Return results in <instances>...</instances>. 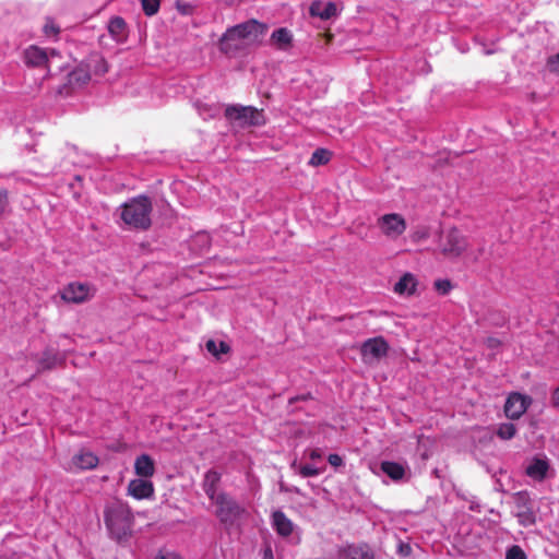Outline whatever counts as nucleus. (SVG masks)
<instances>
[{"label":"nucleus","mask_w":559,"mask_h":559,"mask_svg":"<svg viewBox=\"0 0 559 559\" xmlns=\"http://www.w3.org/2000/svg\"><path fill=\"white\" fill-rule=\"evenodd\" d=\"M44 33L47 36H56L59 33V27L52 21H47L44 25Z\"/></svg>","instance_id":"72a5a7b5"},{"label":"nucleus","mask_w":559,"mask_h":559,"mask_svg":"<svg viewBox=\"0 0 559 559\" xmlns=\"http://www.w3.org/2000/svg\"><path fill=\"white\" fill-rule=\"evenodd\" d=\"M532 400L530 396L520 393L510 394L504 405V413L507 417L511 419L520 418L526 412Z\"/></svg>","instance_id":"9d476101"},{"label":"nucleus","mask_w":559,"mask_h":559,"mask_svg":"<svg viewBox=\"0 0 559 559\" xmlns=\"http://www.w3.org/2000/svg\"><path fill=\"white\" fill-rule=\"evenodd\" d=\"M263 559H274V558H273L272 549H271L270 547H267V548L264 550Z\"/></svg>","instance_id":"79ce46f5"},{"label":"nucleus","mask_w":559,"mask_h":559,"mask_svg":"<svg viewBox=\"0 0 559 559\" xmlns=\"http://www.w3.org/2000/svg\"><path fill=\"white\" fill-rule=\"evenodd\" d=\"M206 349L213 354L214 356H217L219 353H227L228 346L224 342H215L213 340H210L206 342Z\"/></svg>","instance_id":"c85d7f7f"},{"label":"nucleus","mask_w":559,"mask_h":559,"mask_svg":"<svg viewBox=\"0 0 559 559\" xmlns=\"http://www.w3.org/2000/svg\"><path fill=\"white\" fill-rule=\"evenodd\" d=\"M272 525L284 537L289 536L294 531V523L280 510L273 512Z\"/></svg>","instance_id":"f3484780"},{"label":"nucleus","mask_w":559,"mask_h":559,"mask_svg":"<svg viewBox=\"0 0 559 559\" xmlns=\"http://www.w3.org/2000/svg\"><path fill=\"white\" fill-rule=\"evenodd\" d=\"M199 114L203 116L204 119L207 117H214L217 115L218 110L216 108L206 107V106H198Z\"/></svg>","instance_id":"f704fd0d"},{"label":"nucleus","mask_w":559,"mask_h":559,"mask_svg":"<svg viewBox=\"0 0 559 559\" xmlns=\"http://www.w3.org/2000/svg\"><path fill=\"white\" fill-rule=\"evenodd\" d=\"M340 559H374L373 551L367 544H352L338 551Z\"/></svg>","instance_id":"ddd939ff"},{"label":"nucleus","mask_w":559,"mask_h":559,"mask_svg":"<svg viewBox=\"0 0 559 559\" xmlns=\"http://www.w3.org/2000/svg\"><path fill=\"white\" fill-rule=\"evenodd\" d=\"M516 433V427L511 423H503L498 427L497 436L502 440H510Z\"/></svg>","instance_id":"cd10ccee"},{"label":"nucleus","mask_w":559,"mask_h":559,"mask_svg":"<svg viewBox=\"0 0 559 559\" xmlns=\"http://www.w3.org/2000/svg\"><path fill=\"white\" fill-rule=\"evenodd\" d=\"M141 2L146 15L152 16L158 12L160 0H142Z\"/></svg>","instance_id":"c756f323"},{"label":"nucleus","mask_w":559,"mask_h":559,"mask_svg":"<svg viewBox=\"0 0 559 559\" xmlns=\"http://www.w3.org/2000/svg\"><path fill=\"white\" fill-rule=\"evenodd\" d=\"M496 343H497V342H496L495 340H489V344H490V346L496 345Z\"/></svg>","instance_id":"a18cd8bd"},{"label":"nucleus","mask_w":559,"mask_h":559,"mask_svg":"<svg viewBox=\"0 0 559 559\" xmlns=\"http://www.w3.org/2000/svg\"><path fill=\"white\" fill-rule=\"evenodd\" d=\"M328 461L334 467L343 465V459L338 454H330Z\"/></svg>","instance_id":"4c0bfd02"},{"label":"nucleus","mask_w":559,"mask_h":559,"mask_svg":"<svg viewBox=\"0 0 559 559\" xmlns=\"http://www.w3.org/2000/svg\"><path fill=\"white\" fill-rule=\"evenodd\" d=\"M156 559H181L179 555L175 552L160 554Z\"/></svg>","instance_id":"a19ab883"},{"label":"nucleus","mask_w":559,"mask_h":559,"mask_svg":"<svg viewBox=\"0 0 559 559\" xmlns=\"http://www.w3.org/2000/svg\"><path fill=\"white\" fill-rule=\"evenodd\" d=\"M8 206V195L4 190H0V217L3 215Z\"/></svg>","instance_id":"c9c22d12"},{"label":"nucleus","mask_w":559,"mask_h":559,"mask_svg":"<svg viewBox=\"0 0 559 559\" xmlns=\"http://www.w3.org/2000/svg\"><path fill=\"white\" fill-rule=\"evenodd\" d=\"M418 285L417 277L412 273H405L394 285V293L400 296H412Z\"/></svg>","instance_id":"2eb2a0df"},{"label":"nucleus","mask_w":559,"mask_h":559,"mask_svg":"<svg viewBox=\"0 0 559 559\" xmlns=\"http://www.w3.org/2000/svg\"><path fill=\"white\" fill-rule=\"evenodd\" d=\"M134 471L141 478H150L155 473L154 461L148 455L142 454L134 462Z\"/></svg>","instance_id":"a211bd4d"},{"label":"nucleus","mask_w":559,"mask_h":559,"mask_svg":"<svg viewBox=\"0 0 559 559\" xmlns=\"http://www.w3.org/2000/svg\"><path fill=\"white\" fill-rule=\"evenodd\" d=\"M548 471V463L543 459H534L526 467V474L535 479L542 480Z\"/></svg>","instance_id":"412c9836"},{"label":"nucleus","mask_w":559,"mask_h":559,"mask_svg":"<svg viewBox=\"0 0 559 559\" xmlns=\"http://www.w3.org/2000/svg\"><path fill=\"white\" fill-rule=\"evenodd\" d=\"M212 503L215 506V515L225 525H233L245 512V509L225 492H219Z\"/></svg>","instance_id":"20e7f679"},{"label":"nucleus","mask_w":559,"mask_h":559,"mask_svg":"<svg viewBox=\"0 0 559 559\" xmlns=\"http://www.w3.org/2000/svg\"><path fill=\"white\" fill-rule=\"evenodd\" d=\"M293 36L287 28H278L272 33L271 41L278 49H287L290 46Z\"/></svg>","instance_id":"4be33fe9"},{"label":"nucleus","mask_w":559,"mask_h":559,"mask_svg":"<svg viewBox=\"0 0 559 559\" xmlns=\"http://www.w3.org/2000/svg\"><path fill=\"white\" fill-rule=\"evenodd\" d=\"M228 4H234L236 2H239L240 0H224Z\"/></svg>","instance_id":"c03bdc74"},{"label":"nucleus","mask_w":559,"mask_h":559,"mask_svg":"<svg viewBox=\"0 0 559 559\" xmlns=\"http://www.w3.org/2000/svg\"><path fill=\"white\" fill-rule=\"evenodd\" d=\"M548 67L551 72L559 73V55H556L549 59Z\"/></svg>","instance_id":"e433bc0d"},{"label":"nucleus","mask_w":559,"mask_h":559,"mask_svg":"<svg viewBox=\"0 0 559 559\" xmlns=\"http://www.w3.org/2000/svg\"><path fill=\"white\" fill-rule=\"evenodd\" d=\"M98 462V457L93 452L81 450L72 456L67 469L70 472L93 469L97 466Z\"/></svg>","instance_id":"f8f14e48"},{"label":"nucleus","mask_w":559,"mask_h":559,"mask_svg":"<svg viewBox=\"0 0 559 559\" xmlns=\"http://www.w3.org/2000/svg\"><path fill=\"white\" fill-rule=\"evenodd\" d=\"M310 14L321 20H329L337 14V7L334 2L314 1L310 5Z\"/></svg>","instance_id":"dca6fc26"},{"label":"nucleus","mask_w":559,"mask_h":559,"mask_svg":"<svg viewBox=\"0 0 559 559\" xmlns=\"http://www.w3.org/2000/svg\"><path fill=\"white\" fill-rule=\"evenodd\" d=\"M435 287L439 293L445 295L451 289V283L447 280H438L435 282Z\"/></svg>","instance_id":"473e14b6"},{"label":"nucleus","mask_w":559,"mask_h":559,"mask_svg":"<svg viewBox=\"0 0 559 559\" xmlns=\"http://www.w3.org/2000/svg\"><path fill=\"white\" fill-rule=\"evenodd\" d=\"M108 31L116 41H123L126 38V22L116 16L109 21Z\"/></svg>","instance_id":"5701e85b"},{"label":"nucleus","mask_w":559,"mask_h":559,"mask_svg":"<svg viewBox=\"0 0 559 559\" xmlns=\"http://www.w3.org/2000/svg\"><path fill=\"white\" fill-rule=\"evenodd\" d=\"M322 457V453L319 449H313L309 451V459L312 461L320 460Z\"/></svg>","instance_id":"ea45409f"},{"label":"nucleus","mask_w":559,"mask_h":559,"mask_svg":"<svg viewBox=\"0 0 559 559\" xmlns=\"http://www.w3.org/2000/svg\"><path fill=\"white\" fill-rule=\"evenodd\" d=\"M95 295V288L87 283H70L61 290V298L67 302L81 304Z\"/></svg>","instance_id":"6e6552de"},{"label":"nucleus","mask_w":559,"mask_h":559,"mask_svg":"<svg viewBox=\"0 0 559 559\" xmlns=\"http://www.w3.org/2000/svg\"><path fill=\"white\" fill-rule=\"evenodd\" d=\"M381 471L393 480H400L405 475V467L396 462L385 461L381 463Z\"/></svg>","instance_id":"b1692460"},{"label":"nucleus","mask_w":559,"mask_h":559,"mask_svg":"<svg viewBox=\"0 0 559 559\" xmlns=\"http://www.w3.org/2000/svg\"><path fill=\"white\" fill-rule=\"evenodd\" d=\"M25 62L29 66L40 67L47 66L49 67L51 60L55 57H59V53L55 50H50L49 52L45 49H41L37 46H31L24 52Z\"/></svg>","instance_id":"9b49d317"},{"label":"nucleus","mask_w":559,"mask_h":559,"mask_svg":"<svg viewBox=\"0 0 559 559\" xmlns=\"http://www.w3.org/2000/svg\"><path fill=\"white\" fill-rule=\"evenodd\" d=\"M377 227L385 238L396 240L405 233L407 225L401 214L388 213L377 218Z\"/></svg>","instance_id":"39448f33"},{"label":"nucleus","mask_w":559,"mask_h":559,"mask_svg":"<svg viewBox=\"0 0 559 559\" xmlns=\"http://www.w3.org/2000/svg\"><path fill=\"white\" fill-rule=\"evenodd\" d=\"M552 400L554 404L559 406V388L555 391Z\"/></svg>","instance_id":"37998d69"},{"label":"nucleus","mask_w":559,"mask_h":559,"mask_svg":"<svg viewBox=\"0 0 559 559\" xmlns=\"http://www.w3.org/2000/svg\"><path fill=\"white\" fill-rule=\"evenodd\" d=\"M467 248V240L456 228L448 230L441 238L440 249L448 258L460 257Z\"/></svg>","instance_id":"0eeeda50"},{"label":"nucleus","mask_w":559,"mask_h":559,"mask_svg":"<svg viewBox=\"0 0 559 559\" xmlns=\"http://www.w3.org/2000/svg\"><path fill=\"white\" fill-rule=\"evenodd\" d=\"M219 480L221 474L216 471H209L204 475L203 489L211 501L219 493L217 492V485Z\"/></svg>","instance_id":"6ab92c4d"},{"label":"nucleus","mask_w":559,"mask_h":559,"mask_svg":"<svg viewBox=\"0 0 559 559\" xmlns=\"http://www.w3.org/2000/svg\"><path fill=\"white\" fill-rule=\"evenodd\" d=\"M506 559H526V555L520 546H512L507 551Z\"/></svg>","instance_id":"7c9ffc66"},{"label":"nucleus","mask_w":559,"mask_h":559,"mask_svg":"<svg viewBox=\"0 0 559 559\" xmlns=\"http://www.w3.org/2000/svg\"><path fill=\"white\" fill-rule=\"evenodd\" d=\"M290 466L304 478L314 477L323 473V468H319L310 464L297 465L296 461H294Z\"/></svg>","instance_id":"393cba45"},{"label":"nucleus","mask_w":559,"mask_h":559,"mask_svg":"<svg viewBox=\"0 0 559 559\" xmlns=\"http://www.w3.org/2000/svg\"><path fill=\"white\" fill-rule=\"evenodd\" d=\"M225 115L230 120L239 121L241 126H261L264 123L262 110L251 106H228L225 109Z\"/></svg>","instance_id":"423d86ee"},{"label":"nucleus","mask_w":559,"mask_h":559,"mask_svg":"<svg viewBox=\"0 0 559 559\" xmlns=\"http://www.w3.org/2000/svg\"><path fill=\"white\" fill-rule=\"evenodd\" d=\"M91 63H94L95 72L97 74H104L108 70L106 61L103 58L97 57V58L91 59L87 67H91Z\"/></svg>","instance_id":"2f4dec72"},{"label":"nucleus","mask_w":559,"mask_h":559,"mask_svg":"<svg viewBox=\"0 0 559 559\" xmlns=\"http://www.w3.org/2000/svg\"><path fill=\"white\" fill-rule=\"evenodd\" d=\"M331 158V153L324 148L316 150L309 160L311 166H320L326 164Z\"/></svg>","instance_id":"bb28decb"},{"label":"nucleus","mask_w":559,"mask_h":559,"mask_svg":"<svg viewBox=\"0 0 559 559\" xmlns=\"http://www.w3.org/2000/svg\"><path fill=\"white\" fill-rule=\"evenodd\" d=\"M519 519L520 522L524 525H530L534 522V516L532 513H520Z\"/></svg>","instance_id":"58836bf2"},{"label":"nucleus","mask_w":559,"mask_h":559,"mask_svg":"<svg viewBox=\"0 0 559 559\" xmlns=\"http://www.w3.org/2000/svg\"><path fill=\"white\" fill-rule=\"evenodd\" d=\"M265 33V26L255 20H249L229 27L219 39V50L235 56L249 46L258 43Z\"/></svg>","instance_id":"f257e3e1"},{"label":"nucleus","mask_w":559,"mask_h":559,"mask_svg":"<svg viewBox=\"0 0 559 559\" xmlns=\"http://www.w3.org/2000/svg\"><path fill=\"white\" fill-rule=\"evenodd\" d=\"M389 345L382 337L369 338L361 345V356L365 362L372 364L380 360L388 353Z\"/></svg>","instance_id":"1a4fd4ad"},{"label":"nucleus","mask_w":559,"mask_h":559,"mask_svg":"<svg viewBox=\"0 0 559 559\" xmlns=\"http://www.w3.org/2000/svg\"><path fill=\"white\" fill-rule=\"evenodd\" d=\"M91 79L90 72L83 66L75 69L70 73V83L71 84H85Z\"/></svg>","instance_id":"a878e982"},{"label":"nucleus","mask_w":559,"mask_h":559,"mask_svg":"<svg viewBox=\"0 0 559 559\" xmlns=\"http://www.w3.org/2000/svg\"><path fill=\"white\" fill-rule=\"evenodd\" d=\"M120 219L129 229L146 230L152 225V201L139 195L124 202L118 209Z\"/></svg>","instance_id":"f03ea898"},{"label":"nucleus","mask_w":559,"mask_h":559,"mask_svg":"<svg viewBox=\"0 0 559 559\" xmlns=\"http://www.w3.org/2000/svg\"><path fill=\"white\" fill-rule=\"evenodd\" d=\"M62 362V357L51 349L45 350L38 359L37 371L52 369Z\"/></svg>","instance_id":"aec40b11"},{"label":"nucleus","mask_w":559,"mask_h":559,"mask_svg":"<svg viewBox=\"0 0 559 559\" xmlns=\"http://www.w3.org/2000/svg\"><path fill=\"white\" fill-rule=\"evenodd\" d=\"M128 493L138 500L148 499L154 495L153 483L146 478L132 479L128 485Z\"/></svg>","instance_id":"4468645a"},{"label":"nucleus","mask_w":559,"mask_h":559,"mask_svg":"<svg viewBox=\"0 0 559 559\" xmlns=\"http://www.w3.org/2000/svg\"><path fill=\"white\" fill-rule=\"evenodd\" d=\"M105 522L111 536L121 540L131 531L132 515L126 506L117 502L106 508Z\"/></svg>","instance_id":"7ed1b4c3"}]
</instances>
